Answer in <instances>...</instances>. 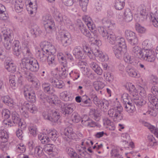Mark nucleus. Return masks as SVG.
I'll return each mask as SVG.
<instances>
[{
	"label": "nucleus",
	"mask_w": 158,
	"mask_h": 158,
	"mask_svg": "<svg viewBox=\"0 0 158 158\" xmlns=\"http://www.w3.org/2000/svg\"><path fill=\"white\" fill-rule=\"evenodd\" d=\"M23 53L24 57L22 59L20 63L21 67L19 69V73L25 77L29 82L32 83L34 85H37L38 80L27 69L35 59L33 57L30 49L28 47L24 48Z\"/></svg>",
	"instance_id": "1"
},
{
	"label": "nucleus",
	"mask_w": 158,
	"mask_h": 158,
	"mask_svg": "<svg viewBox=\"0 0 158 158\" xmlns=\"http://www.w3.org/2000/svg\"><path fill=\"white\" fill-rule=\"evenodd\" d=\"M123 110V109L121 105L118 102L116 106L108 111V114L115 122H117L121 120L123 118V114L122 113Z\"/></svg>",
	"instance_id": "2"
},
{
	"label": "nucleus",
	"mask_w": 158,
	"mask_h": 158,
	"mask_svg": "<svg viewBox=\"0 0 158 158\" xmlns=\"http://www.w3.org/2000/svg\"><path fill=\"white\" fill-rule=\"evenodd\" d=\"M94 44H96V47L92 49V53L94 54V57L95 56L99 58V60L103 62L107 61L109 59L108 56L106 55H104L102 51H100L99 49V46L100 45L101 42L99 40L98 36L96 35H94Z\"/></svg>",
	"instance_id": "3"
},
{
	"label": "nucleus",
	"mask_w": 158,
	"mask_h": 158,
	"mask_svg": "<svg viewBox=\"0 0 158 158\" xmlns=\"http://www.w3.org/2000/svg\"><path fill=\"white\" fill-rule=\"evenodd\" d=\"M98 30L99 33L105 39H107L109 43L112 44H114L117 38L114 33L107 31L103 27H99Z\"/></svg>",
	"instance_id": "4"
},
{
	"label": "nucleus",
	"mask_w": 158,
	"mask_h": 158,
	"mask_svg": "<svg viewBox=\"0 0 158 158\" xmlns=\"http://www.w3.org/2000/svg\"><path fill=\"white\" fill-rule=\"evenodd\" d=\"M125 36L128 43L131 45H137L138 40L133 32L130 30H126L125 32Z\"/></svg>",
	"instance_id": "5"
},
{
	"label": "nucleus",
	"mask_w": 158,
	"mask_h": 158,
	"mask_svg": "<svg viewBox=\"0 0 158 158\" xmlns=\"http://www.w3.org/2000/svg\"><path fill=\"white\" fill-rule=\"evenodd\" d=\"M143 56L141 59L148 62L153 63L156 59L154 52L152 50H145L143 52Z\"/></svg>",
	"instance_id": "6"
},
{
	"label": "nucleus",
	"mask_w": 158,
	"mask_h": 158,
	"mask_svg": "<svg viewBox=\"0 0 158 158\" xmlns=\"http://www.w3.org/2000/svg\"><path fill=\"white\" fill-rule=\"evenodd\" d=\"M82 19L91 31V33H93L94 36L95 35L97 36L95 25L93 24L90 17L88 15H84L82 17Z\"/></svg>",
	"instance_id": "7"
},
{
	"label": "nucleus",
	"mask_w": 158,
	"mask_h": 158,
	"mask_svg": "<svg viewBox=\"0 0 158 158\" xmlns=\"http://www.w3.org/2000/svg\"><path fill=\"white\" fill-rule=\"evenodd\" d=\"M74 106L73 103L61 105V112L65 116H67L73 112Z\"/></svg>",
	"instance_id": "8"
},
{
	"label": "nucleus",
	"mask_w": 158,
	"mask_h": 158,
	"mask_svg": "<svg viewBox=\"0 0 158 158\" xmlns=\"http://www.w3.org/2000/svg\"><path fill=\"white\" fill-rule=\"evenodd\" d=\"M42 49L44 52H46L48 54H54L56 52V49L54 46L48 42H44L42 44Z\"/></svg>",
	"instance_id": "9"
},
{
	"label": "nucleus",
	"mask_w": 158,
	"mask_h": 158,
	"mask_svg": "<svg viewBox=\"0 0 158 158\" xmlns=\"http://www.w3.org/2000/svg\"><path fill=\"white\" fill-rule=\"evenodd\" d=\"M44 150L50 157L54 156L57 154V149L55 146L52 144H48L45 145Z\"/></svg>",
	"instance_id": "10"
},
{
	"label": "nucleus",
	"mask_w": 158,
	"mask_h": 158,
	"mask_svg": "<svg viewBox=\"0 0 158 158\" xmlns=\"http://www.w3.org/2000/svg\"><path fill=\"white\" fill-rule=\"evenodd\" d=\"M73 53L76 58L84 59L85 58L83 48L80 46L75 47L73 50Z\"/></svg>",
	"instance_id": "11"
},
{
	"label": "nucleus",
	"mask_w": 158,
	"mask_h": 158,
	"mask_svg": "<svg viewBox=\"0 0 158 158\" xmlns=\"http://www.w3.org/2000/svg\"><path fill=\"white\" fill-rule=\"evenodd\" d=\"M70 34L68 32L64 33L61 38V42L63 46L66 47L70 45L72 43Z\"/></svg>",
	"instance_id": "12"
},
{
	"label": "nucleus",
	"mask_w": 158,
	"mask_h": 158,
	"mask_svg": "<svg viewBox=\"0 0 158 158\" xmlns=\"http://www.w3.org/2000/svg\"><path fill=\"white\" fill-rule=\"evenodd\" d=\"M113 49L115 56L118 59L122 57L124 52L126 50V48H123L117 45L114 46L113 47Z\"/></svg>",
	"instance_id": "13"
},
{
	"label": "nucleus",
	"mask_w": 158,
	"mask_h": 158,
	"mask_svg": "<svg viewBox=\"0 0 158 158\" xmlns=\"http://www.w3.org/2000/svg\"><path fill=\"white\" fill-rule=\"evenodd\" d=\"M14 54L18 57L21 56V45L18 40H14L12 43Z\"/></svg>",
	"instance_id": "14"
},
{
	"label": "nucleus",
	"mask_w": 158,
	"mask_h": 158,
	"mask_svg": "<svg viewBox=\"0 0 158 158\" xmlns=\"http://www.w3.org/2000/svg\"><path fill=\"white\" fill-rule=\"evenodd\" d=\"M37 94L41 101L45 103L47 102L49 103L55 104L54 101L52 100V98L45 95L42 91H38L37 92Z\"/></svg>",
	"instance_id": "15"
},
{
	"label": "nucleus",
	"mask_w": 158,
	"mask_h": 158,
	"mask_svg": "<svg viewBox=\"0 0 158 158\" xmlns=\"http://www.w3.org/2000/svg\"><path fill=\"white\" fill-rule=\"evenodd\" d=\"M94 37L95 36H94V38L91 40V41L93 42V43L94 44L93 46L91 47V49L86 45L83 47V49L84 53H86L90 59H93L95 58V57H94V54H93L92 52V49L94 48H95L97 46L96 44L94 43V42H95Z\"/></svg>",
	"instance_id": "16"
},
{
	"label": "nucleus",
	"mask_w": 158,
	"mask_h": 158,
	"mask_svg": "<svg viewBox=\"0 0 158 158\" xmlns=\"http://www.w3.org/2000/svg\"><path fill=\"white\" fill-rule=\"evenodd\" d=\"M56 74H55L53 78L50 79V82L55 87L62 89L64 86V82L62 81L57 79L56 77Z\"/></svg>",
	"instance_id": "17"
},
{
	"label": "nucleus",
	"mask_w": 158,
	"mask_h": 158,
	"mask_svg": "<svg viewBox=\"0 0 158 158\" xmlns=\"http://www.w3.org/2000/svg\"><path fill=\"white\" fill-rule=\"evenodd\" d=\"M5 68L7 71L11 73H14L16 71V67L12 61L6 60L5 62Z\"/></svg>",
	"instance_id": "18"
},
{
	"label": "nucleus",
	"mask_w": 158,
	"mask_h": 158,
	"mask_svg": "<svg viewBox=\"0 0 158 158\" xmlns=\"http://www.w3.org/2000/svg\"><path fill=\"white\" fill-rule=\"evenodd\" d=\"M89 64L90 67L97 74L99 75H101L102 74V70L96 62L91 61Z\"/></svg>",
	"instance_id": "19"
},
{
	"label": "nucleus",
	"mask_w": 158,
	"mask_h": 158,
	"mask_svg": "<svg viewBox=\"0 0 158 158\" xmlns=\"http://www.w3.org/2000/svg\"><path fill=\"white\" fill-rule=\"evenodd\" d=\"M145 49H143L138 46H135L133 47L132 49V53L137 57L141 59L143 56V52Z\"/></svg>",
	"instance_id": "20"
},
{
	"label": "nucleus",
	"mask_w": 158,
	"mask_h": 158,
	"mask_svg": "<svg viewBox=\"0 0 158 158\" xmlns=\"http://www.w3.org/2000/svg\"><path fill=\"white\" fill-rule=\"evenodd\" d=\"M64 134L72 139H75L76 136L75 133L73 131V128L70 127H68L65 129Z\"/></svg>",
	"instance_id": "21"
},
{
	"label": "nucleus",
	"mask_w": 158,
	"mask_h": 158,
	"mask_svg": "<svg viewBox=\"0 0 158 158\" xmlns=\"http://www.w3.org/2000/svg\"><path fill=\"white\" fill-rule=\"evenodd\" d=\"M124 19L125 22H129L133 19V15L131 10L129 8L126 9L124 11Z\"/></svg>",
	"instance_id": "22"
},
{
	"label": "nucleus",
	"mask_w": 158,
	"mask_h": 158,
	"mask_svg": "<svg viewBox=\"0 0 158 158\" xmlns=\"http://www.w3.org/2000/svg\"><path fill=\"white\" fill-rule=\"evenodd\" d=\"M54 17L56 20L58 22L62 23L63 22L65 23L66 17L65 15H63L62 14L60 13L57 10L54 11Z\"/></svg>",
	"instance_id": "23"
},
{
	"label": "nucleus",
	"mask_w": 158,
	"mask_h": 158,
	"mask_svg": "<svg viewBox=\"0 0 158 158\" xmlns=\"http://www.w3.org/2000/svg\"><path fill=\"white\" fill-rule=\"evenodd\" d=\"M47 133L49 138L53 141H56L59 136L58 132L55 130L51 131L46 130Z\"/></svg>",
	"instance_id": "24"
},
{
	"label": "nucleus",
	"mask_w": 158,
	"mask_h": 158,
	"mask_svg": "<svg viewBox=\"0 0 158 158\" xmlns=\"http://www.w3.org/2000/svg\"><path fill=\"white\" fill-rule=\"evenodd\" d=\"M150 21L152 24L156 27H158V10L155 13L154 15L152 13L150 14Z\"/></svg>",
	"instance_id": "25"
},
{
	"label": "nucleus",
	"mask_w": 158,
	"mask_h": 158,
	"mask_svg": "<svg viewBox=\"0 0 158 158\" xmlns=\"http://www.w3.org/2000/svg\"><path fill=\"white\" fill-rule=\"evenodd\" d=\"M148 99L149 102L158 110V99L151 94L148 95Z\"/></svg>",
	"instance_id": "26"
},
{
	"label": "nucleus",
	"mask_w": 158,
	"mask_h": 158,
	"mask_svg": "<svg viewBox=\"0 0 158 158\" xmlns=\"http://www.w3.org/2000/svg\"><path fill=\"white\" fill-rule=\"evenodd\" d=\"M80 105L84 107H91L92 105V102L90 98L86 95L84 96V98L82 103Z\"/></svg>",
	"instance_id": "27"
},
{
	"label": "nucleus",
	"mask_w": 158,
	"mask_h": 158,
	"mask_svg": "<svg viewBox=\"0 0 158 158\" xmlns=\"http://www.w3.org/2000/svg\"><path fill=\"white\" fill-rule=\"evenodd\" d=\"M39 68V65L37 61L35 59L27 69V70H29L32 72H37Z\"/></svg>",
	"instance_id": "28"
},
{
	"label": "nucleus",
	"mask_w": 158,
	"mask_h": 158,
	"mask_svg": "<svg viewBox=\"0 0 158 158\" xmlns=\"http://www.w3.org/2000/svg\"><path fill=\"white\" fill-rule=\"evenodd\" d=\"M126 71L128 74L131 77L137 78L140 77L139 74L137 73L136 70L130 67H127L126 68Z\"/></svg>",
	"instance_id": "29"
},
{
	"label": "nucleus",
	"mask_w": 158,
	"mask_h": 158,
	"mask_svg": "<svg viewBox=\"0 0 158 158\" xmlns=\"http://www.w3.org/2000/svg\"><path fill=\"white\" fill-rule=\"evenodd\" d=\"M22 39L23 44L25 46L24 47V48L26 47H28L30 48V46L29 44V43L30 41V38L27 32H25L23 34Z\"/></svg>",
	"instance_id": "30"
},
{
	"label": "nucleus",
	"mask_w": 158,
	"mask_h": 158,
	"mask_svg": "<svg viewBox=\"0 0 158 158\" xmlns=\"http://www.w3.org/2000/svg\"><path fill=\"white\" fill-rule=\"evenodd\" d=\"M59 118V113L55 110L53 109L49 120L53 123H56L58 122Z\"/></svg>",
	"instance_id": "31"
},
{
	"label": "nucleus",
	"mask_w": 158,
	"mask_h": 158,
	"mask_svg": "<svg viewBox=\"0 0 158 158\" xmlns=\"http://www.w3.org/2000/svg\"><path fill=\"white\" fill-rule=\"evenodd\" d=\"M109 106L108 101L105 99L101 100L98 106L100 107L101 109L104 112H106L108 109Z\"/></svg>",
	"instance_id": "32"
},
{
	"label": "nucleus",
	"mask_w": 158,
	"mask_h": 158,
	"mask_svg": "<svg viewBox=\"0 0 158 158\" xmlns=\"http://www.w3.org/2000/svg\"><path fill=\"white\" fill-rule=\"evenodd\" d=\"M47 60L48 64L50 66H54L56 64L55 56L53 54H48Z\"/></svg>",
	"instance_id": "33"
},
{
	"label": "nucleus",
	"mask_w": 158,
	"mask_h": 158,
	"mask_svg": "<svg viewBox=\"0 0 158 158\" xmlns=\"http://www.w3.org/2000/svg\"><path fill=\"white\" fill-rule=\"evenodd\" d=\"M43 51L40 52L38 51V54L37 56L38 59L41 62L44 63L47 60L48 54L46 53H45Z\"/></svg>",
	"instance_id": "34"
},
{
	"label": "nucleus",
	"mask_w": 158,
	"mask_h": 158,
	"mask_svg": "<svg viewBox=\"0 0 158 158\" xmlns=\"http://www.w3.org/2000/svg\"><path fill=\"white\" fill-rule=\"evenodd\" d=\"M66 151L71 158H81L76 153L74 150L70 148H67Z\"/></svg>",
	"instance_id": "35"
},
{
	"label": "nucleus",
	"mask_w": 158,
	"mask_h": 158,
	"mask_svg": "<svg viewBox=\"0 0 158 158\" xmlns=\"http://www.w3.org/2000/svg\"><path fill=\"white\" fill-rule=\"evenodd\" d=\"M38 137L39 139L43 144L48 143L50 140L48 135L47 136L46 134H40L38 135Z\"/></svg>",
	"instance_id": "36"
},
{
	"label": "nucleus",
	"mask_w": 158,
	"mask_h": 158,
	"mask_svg": "<svg viewBox=\"0 0 158 158\" xmlns=\"http://www.w3.org/2000/svg\"><path fill=\"white\" fill-rule=\"evenodd\" d=\"M114 44L115 45H117L118 46H119V47L121 46L123 48H127L125 40V39L123 38L117 37Z\"/></svg>",
	"instance_id": "37"
},
{
	"label": "nucleus",
	"mask_w": 158,
	"mask_h": 158,
	"mask_svg": "<svg viewBox=\"0 0 158 158\" xmlns=\"http://www.w3.org/2000/svg\"><path fill=\"white\" fill-rule=\"evenodd\" d=\"M44 27L47 31H49V32H51L54 28L55 24L53 19H52L49 21H48L47 23L44 25Z\"/></svg>",
	"instance_id": "38"
},
{
	"label": "nucleus",
	"mask_w": 158,
	"mask_h": 158,
	"mask_svg": "<svg viewBox=\"0 0 158 158\" xmlns=\"http://www.w3.org/2000/svg\"><path fill=\"white\" fill-rule=\"evenodd\" d=\"M76 148L80 154L82 156L84 157L88 154L85 150L86 148L85 147H81L79 145L77 144L76 146Z\"/></svg>",
	"instance_id": "39"
},
{
	"label": "nucleus",
	"mask_w": 158,
	"mask_h": 158,
	"mask_svg": "<svg viewBox=\"0 0 158 158\" xmlns=\"http://www.w3.org/2000/svg\"><path fill=\"white\" fill-rule=\"evenodd\" d=\"M42 87L44 91L48 94H52V88L50 86V85L49 83H44L42 84Z\"/></svg>",
	"instance_id": "40"
},
{
	"label": "nucleus",
	"mask_w": 158,
	"mask_h": 158,
	"mask_svg": "<svg viewBox=\"0 0 158 158\" xmlns=\"http://www.w3.org/2000/svg\"><path fill=\"white\" fill-rule=\"evenodd\" d=\"M2 101L6 105L11 106L14 102L13 100L9 96H6L2 98Z\"/></svg>",
	"instance_id": "41"
},
{
	"label": "nucleus",
	"mask_w": 158,
	"mask_h": 158,
	"mask_svg": "<svg viewBox=\"0 0 158 158\" xmlns=\"http://www.w3.org/2000/svg\"><path fill=\"white\" fill-rule=\"evenodd\" d=\"M31 33L35 35V37L41 34V31L38 26L36 24L34 25L32 27L31 30Z\"/></svg>",
	"instance_id": "42"
},
{
	"label": "nucleus",
	"mask_w": 158,
	"mask_h": 158,
	"mask_svg": "<svg viewBox=\"0 0 158 158\" xmlns=\"http://www.w3.org/2000/svg\"><path fill=\"white\" fill-rule=\"evenodd\" d=\"M123 59L124 61L128 63L134 64V60L131 57L127 52H125L123 55Z\"/></svg>",
	"instance_id": "43"
},
{
	"label": "nucleus",
	"mask_w": 158,
	"mask_h": 158,
	"mask_svg": "<svg viewBox=\"0 0 158 158\" xmlns=\"http://www.w3.org/2000/svg\"><path fill=\"white\" fill-rule=\"evenodd\" d=\"M44 148L40 146L36 147L35 149L34 154L36 157L41 156L44 154Z\"/></svg>",
	"instance_id": "44"
},
{
	"label": "nucleus",
	"mask_w": 158,
	"mask_h": 158,
	"mask_svg": "<svg viewBox=\"0 0 158 158\" xmlns=\"http://www.w3.org/2000/svg\"><path fill=\"white\" fill-rule=\"evenodd\" d=\"M125 0H117L114 6L117 10H121L124 7L125 5Z\"/></svg>",
	"instance_id": "45"
},
{
	"label": "nucleus",
	"mask_w": 158,
	"mask_h": 158,
	"mask_svg": "<svg viewBox=\"0 0 158 158\" xmlns=\"http://www.w3.org/2000/svg\"><path fill=\"white\" fill-rule=\"evenodd\" d=\"M8 138V134L5 130H0V138L4 142H7Z\"/></svg>",
	"instance_id": "46"
},
{
	"label": "nucleus",
	"mask_w": 158,
	"mask_h": 158,
	"mask_svg": "<svg viewBox=\"0 0 158 158\" xmlns=\"http://www.w3.org/2000/svg\"><path fill=\"white\" fill-rule=\"evenodd\" d=\"M26 107L27 108L28 110L31 113H35L37 111L36 107L31 103L27 104Z\"/></svg>",
	"instance_id": "47"
},
{
	"label": "nucleus",
	"mask_w": 158,
	"mask_h": 158,
	"mask_svg": "<svg viewBox=\"0 0 158 158\" xmlns=\"http://www.w3.org/2000/svg\"><path fill=\"white\" fill-rule=\"evenodd\" d=\"M134 103L138 107L141 106L146 103V100L143 98H140V99H139L138 98L137 99L134 98Z\"/></svg>",
	"instance_id": "48"
},
{
	"label": "nucleus",
	"mask_w": 158,
	"mask_h": 158,
	"mask_svg": "<svg viewBox=\"0 0 158 158\" xmlns=\"http://www.w3.org/2000/svg\"><path fill=\"white\" fill-rule=\"evenodd\" d=\"M102 22L104 26L106 27L109 28L113 26V24L111 22V20L107 18H103Z\"/></svg>",
	"instance_id": "49"
},
{
	"label": "nucleus",
	"mask_w": 158,
	"mask_h": 158,
	"mask_svg": "<svg viewBox=\"0 0 158 158\" xmlns=\"http://www.w3.org/2000/svg\"><path fill=\"white\" fill-rule=\"evenodd\" d=\"M81 32L84 35L89 38H94V35L93 33L92 34L89 32V31L86 29L85 27L81 31Z\"/></svg>",
	"instance_id": "50"
},
{
	"label": "nucleus",
	"mask_w": 158,
	"mask_h": 158,
	"mask_svg": "<svg viewBox=\"0 0 158 158\" xmlns=\"http://www.w3.org/2000/svg\"><path fill=\"white\" fill-rule=\"evenodd\" d=\"M60 98L65 101H68L69 100V96L68 95L67 91H63L60 94Z\"/></svg>",
	"instance_id": "51"
},
{
	"label": "nucleus",
	"mask_w": 158,
	"mask_h": 158,
	"mask_svg": "<svg viewBox=\"0 0 158 158\" xmlns=\"http://www.w3.org/2000/svg\"><path fill=\"white\" fill-rule=\"evenodd\" d=\"M10 111L7 109H4L2 110V116L5 119L8 118L10 117Z\"/></svg>",
	"instance_id": "52"
},
{
	"label": "nucleus",
	"mask_w": 158,
	"mask_h": 158,
	"mask_svg": "<svg viewBox=\"0 0 158 158\" xmlns=\"http://www.w3.org/2000/svg\"><path fill=\"white\" fill-rule=\"evenodd\" d=\"M4 40V46L6 49L9 50L11 49V43L12 40H11L10 39Z\"/></svg>",
	"instance_id": "53"
},
{
	"label": "nucleus",
	"mask_w": 158,
	"mask_h": 158,
	"mask_svg": "<svg viewBox=\"0 0 158 158\" xmlns=\"http://www.w3.org/2000/svg\"><path fill=\"white\" fill-rule=\"evenodd\" d=\"M142 46L143 49L150 50L149 49L152 48V44L148 40H145L143 42Z\"/></svg>",
	"instance_id": "54"
},
{
	"label": "nucleus",
	"mask_w": 158,
	"mask_h": 158,
	"mask_svg": "<svg viewBox=\"0 0 158 158\" xmlns=\"http://www.w3.org/2000/svg\"><path fill=\"white\" fill-rule=\"evenodd\" d=\"M89 96L92 99L94 103L96 106H98L101 100H99L96 94H90Z\"/></svg>",
	"instance_id": "55"
},
{
	"label": "nucleus",
	"mask_w": 158,
	"mask_h": 158,
	"mask_svg": "<svg viewBox=\"0 0 158 158\" xmlns=\"http://www.w3.org/2000/svg\"><path fill=\"white\" fill-rule=\"evenodd\" d=\"M89 0H80L79 3L84 11H86Z\"/></svg>",
	"instance_id": "56"
},
{
	"label": "nucleus",
	"mask_w": 158,
	"mask_h": 158,
	"mask_svg": "<svg viewBox=\"0 0 158 158\" xmlns=\"http://www.w3.org/2000/svg\"><path fill=\"white\" fill-rule=\"evenodd\" d=\"M53 110V109H51L49 110L48 111L43 112L42 115L44 119L49 120Z\"/></svg>",
	"instance_id": "57"
},
{
	"label": "nucleus",
	"mask_w": 158,
	"mask_h": 158,
	"mask_svg": "<svg viewBox=\"0 0 158 158\" xmlns=\"http://www.w3.org/2000/svg\"><path fill=\"white\" fill-rule=\"evenodd\" d=\"M14 6L15 10L16 12L19 13L22 11L23 6L22 2L16 4Z\"/></svg>",
	"instance_id": "58"
},
{
	"label": "nucleus",
	"mask_w": 158,
	"mask_h": 158,
	"mask_svg": "<svg viewBox=\"0 0 158 158\" xmlns=\"http://www.w3.org/2000/svg\"><path fill=\"white\" fill-rule=\"evenodd\" d=\"M104 77L106 81L109 82H112L114 79L113 76L109 72H106L104 73Z\"/></svg>",
	"instance_id": "59"
},
{
	"label": "nucleus",
	"mask_w": 158,
	"mask_h": 158,
	"mask_svg": "<svg viewBox=\"0 0 158 158\" xmlns=\"http://www.w3.org/2000/svg\"><path fill=\"white\" fill-rule=\"evenodd\" d=\"M29 133L33 136H35L37 134V128L35 126H31L29 127Z\"/></svg>",
	"instance_id": "60"
},
{
	"label": "nucleus",
	"mask_w": 158,
	"mask_h": 158,
	"mask_svg": "<svg viewBox=\"0 0 158 158\" xmlns=\"http://www.w3.org/2000/svg\"><path fill=\"white\" fill-rule=\"evenodd\" d=\"M125 106L126 111L128 113L132 112L135 109V106L132 105L131 103L130 104H127V105L126 104V105H125Z\"/></svg>",
	"instance_id": "61"
},
{
	"label": "nucleus",
	"mask_w": 158,
	"mask_h": 158,
	"mask_svg": "<svg viewBox=\"0 0 158 158\" xmlns=\"http://www.w3.org/2000/svg\"><path fill=\"white\" fill-rule=\"evenodd\" d=\"M26 98L28 101L31 102H35L36 101L35 94L33 92H32Z\"/></svg>",
	"instance_id": "62"
},
{
	"label": "nucleus",
	"mask_w": 158,
	"mask_h": 158,
	"mask_svg": "<svg viewBox=\"0 0 158 158\" xmlns=\"http://www.w3.org/2000/svg\"><path fill=\"white\" fill-rule=\"evenodd\" d=\"M129 97L127 94H124L122 96V99L123 101V103L124 105H126V104H130L129 101Z\"/></svg>",
	"instance_id": "63"
},
{
	"label": "nucleus",
	"mask_w": 158,
	"mask_h": 158,
	"mask_svg": "<svg viewBox=\"0 0 158 158\" xmlns=\"http://www.w3.org/2000/svg\"><path fill=\"white\" fill-rule=\"evenodd\" d=\"M71 118L73 121L76 123H78L80 120V117L77 113H73Z\"/></svg>",
	"instance_id": "64"
}]
</instances>
